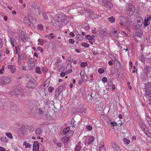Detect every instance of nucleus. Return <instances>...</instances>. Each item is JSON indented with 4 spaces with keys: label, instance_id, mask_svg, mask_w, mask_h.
Listing matches in <instances>:
<instances>
[{
    "label": "nucleus",
    "instance_id": "obj_12",
    "mask_svg": "<svg viewBox=\"0 0 151 151\" xmlns=\"http://www.w3.org/2000/svg\"><path fill=\"white\" fill-rule=\"evenodd\" d=\"M114 6V4L111 1H108L104 6L105 7H108L109 8H111L113 7Z\"/></svg>",
    "mask_w": 151,
    "mask_h": 151
},
{
    "label": "nucleus",
    "instance_id": "obj_19",
    "mask_svg": "<svg viewBox=\"0 0 151 151\" xmlns=\"http://www.w3.org/2000/svg\"><path fill=\"white\" fill-rule=\"evenodd\" d=\"M34 82H28L27 85V87L28 88H32L34 86Z\"/></svg>",
    "mask_w": 151,
    "mask_h": 151
},
{
    "label": "nucleus",
    "instance_id": "obj_52",
    "mask_svg": "<svg viewBox=\"0 0 151 151\" xmlns=\"http://www.w3.org/2000/svg\"><path fill=\"white\" fill-rule=\"evenodd\" d=\"M28 106L29 107H32L33 106V104L32 103V101H30L28 103Z\"/></svg>",
    "mask_w": 151,
    "mask_h": 151
},
{
    "label": "nucleus",
    "instance_id": "obj_50",
    "mask_svg": "<svg viewBox=\"0 0 151 151\" xmlns=\"http://www.w3.org/2000/svg\"><path fill=\"white\" fill-rule=\"evenodd\" d=\"M98 72L100 74H101L104 73V71L103 69L102 68H100L98 70Z\"/></svg>",
    "mask_w": 151,
    "mask_h": 151
},
{
    "label": "nucleus",
    "instance_id": "obj_5",
    "mask_svg": "<svg viewBox=\"0 0 151 151\" xmlns=\"http://www.w3.org/2000/svg\"><path fill=\"white\" fill-rule=\"evenodd\" d=\"M10 81L11 80L10 78L6 77H2L1 79V82L3 84H8Z\"/></svg>",
    "mask_w": 151,
    "mask_h": 151
},
{
    "label": "nucleus",
    "instance_id": "obj_62",
    "mask_svg": "<svg viewBox=\"0 0 151 151\" xmlns=\"http://www.w3.org/2000/svg\"><path fill=\"white\" fill-rule=\"evenodd\" d=\"M99 151H106L105 147H102L101 148H99Z\"/></svg>",
    "mask_w": 151,
    "mask_h": 151
},
{
    "label": "nucleus",
    "instance_id": "obj_57",
    "mask_svg": "<svg viewBox=\"0 0 151 151\" xmlns=\"http://www.w3.org/2000/svg\"><path fill=\"white\" fill-rule=\"evenodd\" d=\"M21 38L23 42L26 41V39L24 37V35H22L21 36Z\"/></svg>",
    "mask_w": 151,
    "mask_h": 151
},
{
    "label": "nucleus",
    "instance_id": "obj_28",
    "mask_svg": "<svg viewBox=\"0 0 151 151\" xmlns=\"http://www.w3.org/2000/svg\"><path fill=\"white\" fill-rule=\"evenodd\" d=\"M140 60L142 62H144L146 58L143 55H141L139 57Z\"/></svg>",
    "mask_w": 151,
    "mask_h": 151
},
{
    "label": "nucleus",
    "instance_id": "obj_42",
    "mask_svg": "<svg viewBox=\"0 0 151 151\" xmlns=\"http://www.w3.org/2000/svg\"><path fill=\"white\" fill-rule=\"evenodd\" d=\"M123 142L126 144H128L130 142V141L127 139L124 138L123 139Z\"/></svg>",
    "mask_w": 151,
    "mask_h": 151
},
{
    "label": "nucleus",
    "instance_id": "obj_40",
    "mask_svg": "<svg viewBox=\"0 0 151 151\" xmlns=\"http://www.w3.org/2000/svg\"><path fill=\"white\" fill-rule=\"evenodd\" d=\"M136 21L139 23H140L141 22H142L143 19L140 17H138L136 19Z\"/></svg>",
    "mask_w": 151,
    "mask_h": 151
},
{
    "label": "nucleus",
    "instance_id": "obj_49",
    "mask_svg": "<svg viewBox=\"0 0 151 151\" xmlns=\"http://www.w3.org/2000/svg\"><path fill=\"white\" fill-rule=\"evenodd\" d=\"M61 60L59 59H57L56 60L55 64L57 67H58V63L60 62Z\"/></svg>",
    "mask_w": 151,
    "mask_h": 151
},
{
    "label": "nucleus",
    "instance_id": "obj_51",
    "mask_svg": "<svg viewBox=\"0 0 151 151\" xmlns=\"http://www.w3.org/2000/svg\"><path fill=\"white\" fill-rule=\"evenodd\" d=\"M87 65V64L86 63H84L83 62L81 63V65L82 67H84Z\"/></svg>",
    "mask_w": 151,
    "mask_h": 151
},
{
    "label": "nucleus",
    "instance_id": "obj_11",
    "mask_svg": "<svg viewBox=\"0 0 151 151\" xmlns=\"http://www.w3.org/2000/svg\"><path fill=\"white\" fill-rule=\"evenodd\" d=\"M18 57L19 60H20V61H21V60H25L26 59V55L25 54H21L20 55L19 54Z\"/></svg>",
    "mask_w": 151,
    "mask_h": 151
},
{
    "label": "nucleus",
    "instance_id": "obj_23",
    "mask_svg": "<svg viewBox=\"0 0 151 151\" xmlns=\"http://www.w3.org/2000/svg\"><path fill=\"white\" fill-rule=\"evenodd\" d=\"M93 98L90 95H88L86 96V99L88 102H91L92 101Z\"/></svg>",
    "mask_w": 151,
    "mask_h": 151
},
{
    "label": "nucleus",
    "instance_id": "obj_18",
    "mask_svg": "<svg viewBox=\"0 0 151 151\" xmlns=\"http://www.w3.org/2000/svg\"><path fill=\"white\" fill-rule=\"evenodd\" d=\"M57 20L59 22H63L64 21V18L63 16L61 15H60L58 16Z\"/></svg>",
    "mask_w": 151,
    "mask_h": 151
},
{
    "label": "nucleus",
    "instance_id": "obj_32",
    "mask_svg": "<svg viewBox=\"0 0 151 151\" xmlns=\"http://www.w3.org/2000/svg\"><path fill=\"white\" fill-rule=\"evenodd\" d=\"M146 135L151 138V133L147 129L144 131Z\"/></svg>",
    "mask_w": 151,
    "mask_h": 151
},
{
    "label": "nucleus",
    "instance_id": "obj_25",
    "mask_svg": "<svg viewBox=\"0 0 151 151\" xmlns=\"http://www.w3.org/2000/svg\"><path fill=\"white\" fill-rule=\"evenodd\" d=\"M82 148V146L78 144L75 148L74 151H80Z\"/></svg>",
    "mask_w": 151,
    "mask_h": 151
},
{
    "label": "nucleus",
    "instance_id": "obj_55",
    "mask_svg": "<svg viewBox=\"0 0 151 151\" xmlns=\"http://www.w3.org/2000/svg\"><path fill=\"white\" fill-rule=\"evenodd\" d=\"M149 20V19H146L144 22V24L145 26H147L149 24L148 23L147 21Z\"/></svg>",
    "mask_w": 151,
    "mask_h": 151
},
{
    "label": "nucleus",
    "instance_id": "obj_3",
    "mask_svg": "<svg viewBox=\"0 0 151 151\" xmlns=\"http://www.w3.org/2000/svg\"><path fill=\"white\" fill-rule=\"evenodd\" d=\"M63 133L65 134L66 136L70 137L73 134V132L70 130V128L69 127H67L65 128L63 130Z\"/></svg>",
    "mask_w": 151,
    "mask_h": 151
},
{
    "label": "nucleus",
    "instance_id": "obj_41",
    "mask_svg": "<svg viewBox=\"0 0 151 151\" xmlns=\"http://www.w3.org/2000/svg\"><path fill=\"white\" fill-rule=\"evenodd\" d=\"M36 72L38 74H40L41 73V71L40 70V68L38 67H37L35 69Z\"/></svg>",
    "mask_w": 151,
    "mask_h": 151
},
{
    "label": "nucleus",
    "instance_id": "obj_30",
    "mask_svg": "<svg viewBox=\"0 0 151 151\" xmlns=\"http://www.w3.org/2000/svg\"><path fill=\"white\" fill-rule=\"evenodd\" d=\"M11 44L12 47H14V44L15 43V40L14 38H11L10 40Z\"/></svg>",
    "mask_w": 151,
    "mask_h": 151
},
{
    "label": "nucleus",
    "instance_id": "obj_20",
    "mask_svg": "<svg viewBox=\"0 0 151 151\" xmlns=\"http://www.w3.org/2000/svg\"><path fill=\"white\" fill-rule=\"evenodd\" d=\"M99 32L102 35H106L107 33L105 30H103L102 28H100L99 29Z\"/></svg>",
    "mask_w": 151,
    "mask_h": 151
},
{
    "label": "nucleus",
    "instance_id": "obj_48",
    "mask_svg": "<svg viewBox=\"0 0 151 151\" xmlns=\"http://www.w3.org/2000/svg\"><path fill=\"white\" fill-rule=\"evenodd\" d=\"M76 38L77 39L80 40H83V37L80 35H77L76 36Z\"/></svg>",
    "mask_w": 151,
    "mask_h": 151
},
{
    "label": "nucleus",
    "instance_id": "obj_63",
    "mask_svg": "<svg viewBox=\"0 0 151 151\" xmlns=\"http://www.w3.org/2000/svg\"><path fill=\"white\" fill-rule=\"evenodd\" d=\"M34 79L32 77H31L29 78V82H34Z\"/></svg>",
    "mask_w": 151,
    "mask_h": 151
},
{
    "label": "nucleus",
    "instance_id": "obj_38",
    "mask_svg": "<svg viewBox=\"0 0 151 151\" xmlns=\"http://www.w3.org/2000/svg\"><path fill=\"white\" fill-rule=\"evenodd\" d=\"M113 80V78H111L108 81V86H109L110 87L112 86V85L113 84L112 83Z\"/></svg>",
    "mask_w": 151,
    "mask_h": 151
},
{
    "label": "nucleus",
    "instance_id": "obj_58",
    "mask_svg": "<svg viewBox=\"0 0 151 151\" xmlns=\"http://www.w3.org/2000/svg\"><path fill=\"white\" fill-rule=\"evenodd\" d=\"M5 67L4 66H3L1 68V69L0 70V74H2L3 73V71L4 70Z\"/></svg>",
    "mask_w": 151,
    "mask_h": 151
},
{
    "label": "nucleus",
    "instance_id": "obj_36",
    "mask_svg": "<svg viewBox=\"0 0 151 151\" xmlns=\"http://www.w3.org/2000/svg\"><path fill=\"white\" fill-rule=\"evenodd\" d=\"M35 132L36 134L39 135L41 133V130L40 128H37L35 129Z\"/></svg>",
    "mask_w": 151,
    "mask_h": 151
},
{
    "label": "nucleus",
    "instance_id": "obj_31",
    "mask_svg": "<svg viewBox=\"0 0 151 151\" xmlns=\"http://www.w3.org/2000/svg\"><path fill=\"white\" fill-rule=\"evenodd\" d=\"M27 130L30 132H32L34 131V128L32 126H27Z\"/></svg>",
    "mask_w": 151,
    "mask_h": 151
},
{
    "label": "nucleus",
    "instance_id": "obj_29",
    "mask_svg": "<svg viewBox=\"0 0 151 151\" xmlns=\"http://www.w3.org/2000/svg\"><path fill=\"white\" fill-rule=\"evenodd\" d=\"M115 62L116 65L117 66V68L118 69H120L121 68L122 66L121 64H120V62L118 61L117 60H116Z\"/></svg>",
    "mask_w": 151,
    "mask_h": 151
},
{
    "label": "nucleus",
    "instance_id": "obj_1",
    "mask_svg": "<svg viewBox=\"0 0 151 151\" xmlns=\"http://www.w3.org/2000/svg\"><path fill=\"white\" fill-rule=\"evenodd\" d=\"M135 10V7L134 5H129L127 9V14L129 16H132L134 14Z\"/></svg>",
    "mask_w": 151,
    "mask_h": 151
},
{
    "label": "nucleus",
    "instance_id": "obj_8",
    "mask_svg": "<svg viewBox=\"0 0 151 151\" xmlns=\"http://www.w3.org/2000/svg\"><path fill=\"white\" fill-rule=\"evenodd\" d=\"M112 148L114 151H121L119 146L115 143L113 142L112 143Z\"/></svg>",
    "mask_w": 151,
    "mask_h": 151
},
{
    "label": "nucleus",
    "instance_id": "obj_44",
    "mask_svg": "<svg viewBox=\"0 0 151 151\" xmlns=\"http://www.w3.org/2000/svg\"><path fill=\"white\" fill-rule=\"evenodd\" d=\"M63 86H60L58 87V88L56 90L57 91H58V92H60L63 90Z\"/></svg>",
    "mask_w": 151,
    "mask_h": 151
},
{
    "label": "nucleus",
    "instance_id": "obj_33",
    "mask_svg": "<svg viewBox=\"0 0 151 151\" xmlns=\"http://www.w3.org/2000/svg\"><path fill=\"white\" fill-rule=\"evenodd\" d=\"M143 34V32L141 30H139L137 33V35L139 37L141 38L142 37Z\"/></svg>",
    "mask_w": 151,
    "mask_h": 151
},
{
    "label": "nucleus",
    "instance_id": "obj_13",
    "mask_svg": "<svg viewBox=\"0 0 151 151\" xmlns=\"http://www.w3.org/2000/svg\"><path fill=\"white\" fill-rule=\"evenodd\" d=\"M19 91L18 89H15L10 92V94L11 95H17L19 93Z\"/></svg>",
    "mask_w": 151,
    "mask_h": 151
},
{
    "label": "nucleus",
    "instance_id": "obj_39",
    "mask_svg": "<svg viewBox=\"0 0 151 151\" xmlns=\"http://www.w3.org/2000/svg\"><path fill=\"white\" fill-rule=\"evenodd\" d=\"M5 135L9 138L11 139H13V137L12 134L10 133H6Z\"/></svg>",
    "mask_w": 151,
    "mask_h": 151
},
{
    "label": "nucleus",
    "instance_id": "obj_34",
    "mask_svg": "<svg viewBox=\"0 0 151 151\" xmlns=\"http://www.w3.org/2000/svg\"><path fill=\"white\" fill-rule=\"evenodd\" d=\"M80 75L81 78L83 80H84V81H86L87 80V78H86V79L85 78V75H84V72L81 71L80 73Z\"/></svg>",
    "mask_w": 151,
    "mask_h": 151
},
{
    "label": "nucleus",
    "instance_id": "obj_35",
    "mask_svg": "<svg viewBox=\"0 0 151 151\" xmlns=\"http://www.w3.org/2000/svg\"><path fill=\"white\" fill-rule=\"evenodd\" d=\"M108 19L111 23L114 22L115 20V18L113 16H111L110 17L108 18Z\"/></svg>",
    "mask_w": 151,
    "mask_h": 151
},
{
    "label": "nucleus",
    "instance_id": "obj_7",
    "mask_svg": "<svg viewBox=\"0 0 151 151\" xmlns=\"http://www.w3.org/2000/svg\"><path fill=\"white\" fill-rule=\"evenodd\" d=\"M145 72L146 76L151 75V68L148 66H146L145 69Z\"/></svg>",
    "mask_w": 151,
    "mask_h": 151
},
{
    "label": "nucleus",
    "instance_id": "obj_14",
    "mask_svg": "<svg viewBox=\"0 0 151 151\" xmlns=\"http://www.w3.org/2000/svg\"><path fill=\"white\" fill-rule=\"evenodd\" d=\"M95 37V35H93L92 36H90L89 35H87L85 36V38L88 40H93V41H94V38Z\"/></svg>",
    "mask_w": 151,
    "mask_h": 151
},
{
    "label": "nucleus",
    "instance_id": "obj_22",
    "mask_svg": "<svg viewBox=\"0 0 151 151\" xmlns=\"http://www.w3.org/2000/svg\"><path fill=\"white\" fill-rule=\"evenodd\" d=\"M109 56L112 60L115 61L117 60L116 57L111 54L109 53Z\"/></svg>",
    "mask_w": 151,
    "mask_h": 151
},
{
    "label": "nucleus",
    "instance_id": "obj_46",
    "mask_svg": "<svg viewBox=\"0 0 151 151\" xmlns=\"http://www.w3.org/2000/svg\"><path fill=\"white\" fill-rule=\"evenodd\" d=\"M105 147L104 146V142L102 141L100 142L99 145V148Z\"/></svg>",
    "mask_w": 151,
    "mask_h": 151
},
{
    "label": "nucleus",
    "instance_id": "obj_59",
    "mask_svg": "<svg viewBox=\"0 0 151 151\" xmlns=\"http://www.w3.org/2000/svg\"><path fill=\"white\" fill-rule=\"evenodd\" d=\"M69 42L71 44H73L74 42V40L72 39H70L69 40Z\"/></svg>",
    "mask_w": 151,
    "mask_h": 151
},
{
    "label": "nucleus",
    "instance_id": "obj_6",
    "mask_svg": "<svg viewBox=\"0 0 151 151\" xmlns=\"http://www.w3.org/2000/svg\"><path fill=\"white\" fill-rule=\"evenodd\" d=\"M39 143L37 141H35L33 145V151H39Z\"/></svg>",
    "mask_w": 151,
    "mask_h": 151
},
{
    "label": "nucleus",
    "instance_id": "obj_64",
    "mask_svg": "<svg viewBox=\"0 0 151 151\" xmlns=\"http://www.w3.org/2000/svg\"><path fill=\"white\" fill-rule=\"evenodd\" d=\"M0 151H6V150L3 147H0Z\"/></svg>",
    "mask_w": 151,
    "mask_h": 151
},
{
    "label": "nucleus",
    "instance_id": "obj_16",
    "mask_svg": "<svg viewBox=\"0 0 151 151\" xmlns=\"http://www.w3.org/2000/svg\"><path fill=\"white\" fill-rule=\"evenodd\" d=\"M141 24L136 23L134 24L133 28L134 30H138L140 28Z\"/></svg>",
    "mask_w": 151,
    "mask_h": 151
},
{
    "label": "nucleus",
    "instance_id": "obj_2",
    "mask_svg": "<svg viewBox=\"0 0 151 151\" xmlns=\"http://www.w3.org/2000/svg\"><path fill=\"white\" fill-rule=\"evenodd\" d=\"M32 20V17L31 16H28V17H24L23 21L26 25L30 27H32L33 26V23L31 21Z\"/></svg>",
    "mask_w": 151,
    "mask_h": 151
},
{
    "label": "nucleus",
    "instance_id": "obj_26",
    "mask_svg": "<svg viewBox=\"0 0 151 151\" xmlns=\"http://www.w3.org/2000/svg\"><path fill=\"white\" fill-rule=\"evenodd\" d=\"M23 145H24L27 148H31V145L26 141L24 142L23 143Z\"/></svg>",
    "mask_w": 151,
    "mask_h": 151
},
{
    "label": "nucleus",
    "instance_id": "obj_43",
    "mask_svg": "<svg viewBox=\"0 0 151 151\" xmlns=\"http://www.w3.org/2000/svg\"><path fill=\"white\" fill-rule=\"evenodd\" d=\"M119 19L122 22L125 23V21L126 20V18L123 17L122 16H121L119 17Z\"/></svg>",
    "mask_w": 151,
    "mask_h": 151
},
{
    "label": "nucleus",
    "instance_id": "obj_4",
    "mask_svg": "<svg viewBox=\"0 0 151 151\" xmlns=\"http://www.w3.org/2000/svg\"><path fill=\"white\" fill-rule=\"evenodd\" d=\"M145 96L149 100L151 99V89H150L145 88Z\"/></svg>",
    "mask_w": 151,
    "mask_h": 151
},
{
    "label": "nucleus",
    "instance_id": "obj_45",
    "mask_svg": "<svg viewBox=\"0 0 151 151\" xmlns=\"http://www.w3.org/2000/svg\"><path fill=\"white\" fill-rule=\"evenodd\" d=\"M81 45L83 47H88L89 46V45L86 42H84L81 44Z\"/></svg>",
    "mask_w": 151,
    "mask_h": 151
},
{
    "label": "nucleus",
    "instance_id": "obj_47",
    "mask_svg": "<svg viewBox=\"0 0 151 151\" xmlns=\"http://www.w3.org/2000/svg\"><path fill=\"white\" fill-rule=\"evenodd\" d=\"M42 14L43 17L44 19L45 20H47L48 19V16L47 14L45 13H42Z\"/></svg>",
    "mask_w": 151,
    "mask_h": 151
},
{
    "label": "nucleus",
    "instance_id": "obj_10",
    "mask_svg": "<svg viewBox=\"0 0 151 151\" xmlns=\"http://www.w3.org/2000/svg\"><path fill=\"white\" fill-rule=\"evenodd\" d=\"M139 125L141 128L142 129L144 132L146 129V125L142 121L139 122Z\"/></svg>",
    "mask_w": 151,
    "mask_h": 151
},
{
    "label": "nucleus",
    "instance_id": "obj_24",
    "mask_svg": "<svg viewBox=\"0 0 151 151\" xmlns=\"http://www.w3.org/2000/svg\"><path fill=\"white\" fill-rule=\"evenodd\" d=\"M94 140V137L93 136L89 138L88 140V144L89 145L92 144V143Z\"/></svg>",
    "mask_w": 151,
    "mask_h": 151
},
{
    "label": "nucleus",
    "instance_id": "obj_9",
    "mask_svg": "<svg viewBox=\"0 0 151 151\" xmlns=\"http://www.w3.org/2000/svg\"><path fill=\"white\" fill-rule=\"evenodd\" d=\"M7 68L10 69L12 73H14L16 71V68L15 66L12 65H9L7 66Z\"/></svg>",
    "mask_w": 151,
    "mask_h": 151
},
{
    "label": "nucleus",
    "instance_id": "obj_27",
    "mask_svg": "<svg viewBox=\"0 0 151 151\" xmlns=\"http://www.w3.org/2000/svg\"><path fill=\"white\" fill-rule=\"evenodd\" d=\"M145 88L150 89H151V82H148L146 84H145Z\"/></svg>",
    "mask_w": 151,
    "mask_h": 151
},
{
    "label": "nucleus",
    "instance_id": "obj_37",
    "mask_svg": "<svg viewBox=\"0 0 151 151\" xmlns=\"http://www.w3.org/2000/svg\"><path fill=\"white\" fill-rule=\"evenodd\" d=\"M101 119L102 121L104 122L105 121V119H109V118L106 115H102L101 116Z\"/></svg>",
    "mask_w": 151,
    "mask_h": 151
},
{
    "label": "nucleus",
    "instance_id": "obj_54",
    "mask_svg": "<svg viewBox=\"0 0 151 151\" xmlns=\"http://www.w3.org/2000/svg\"><path fill=\"white\" fill-rule=\"evenodd\" d=\"M54 90V88L52 86H50L48 88V91L49 92L51 93Z\"/></svg>",
    "mask_w": 151,
    "mask_h": 151
},
{
    "label": "nucleus",
    "instance_id": "obj_17",
    "mask_svg": "<svg viewBox=\"0 0 151 151\" xmlns=\"http://www.w3.org/2000/svg\"><path fill=\"white\" fill-rule=\"evenodd\" d=\"M70 137L66 136L65 137H63L62 139V141H63L64 143H67L69 140V137Z\"/></svg>",
    "mask_w": 151,
    "mask_h": 151
},
{
    "label": "nucleus",
    "instance_id": "obj_56",
    "mask_svg": "<svg viewBox=\"0 0 151 151\" xmlns=\"http://www.w3.org/2000/svg\"><path fill=\"white\" fill-rule=\"evenodd\" d=\"M86 129L88 130L91 131L92 129V127L88 125L86 126Z\"/></svg>",
    "mask_w": 151,
    "mask_h": 151
},
{
    "label": "nucleus",
    "instance_id": "obj_15",
    "mask_svg": "<svg viewBox=\"0 0 151 151\" xmlns=\"http://www.w3.org/2000/svg\"><path fill=\"white\" fill-rule=\"evenodd\" d=\"M35 64L33 62H32L28 64V68L29 70H31L35 68Z\"/></svg>",
    "mask_w": 151,
    "mask_h": 151
},
{
    "label": "nucleus",
    "instance_id": "obj_60",
    "mask_svg": "<svg viewBox=\"0 0 151 151\" xmlns=\"http://www.w3.org/2000/svg\"><path fill=\"white\" fill-rule=\"evenodd\" d=\"M6 138V137H1V138H0V139L1 141H2V142H4V141H5Z\"/></svg>",
    "mask_w": 151,
    "mask_h": 151
},
{
    "label": "nucleus",
    "instance_id": "obj_53",
    "mask_svg": "<svg viewBox=\"0 0 151 151\" xmlns=\"http://www.w3.org/2000/svg\"><path fill=\"white\" fill-rule=\"evenodd\" d=\"M102 81L104 83H105L107 81V79L105 77H104L102 80Z\"/></svg>",
    "mask_w": 151,
    "mask_h": 151
},
{
    "label": "nucleus",
    "instance_id": "obj_21",
    "mask_svg": "<svg viewBox=\"0 0 151 151\" xmlns=\"http://www.w3.org/2000/svg\"><path fill=\"white\" fill-rule=\"evenodd\" d=\"M126 20L125 21V23H126L127 25H130L132 22L131 19L129 17H127L126 18Z\"/></svg>",
    "mask_w": 151,
    "mask_h": 151
},
{
    "label": "nucleus",
    "instance_id": "obj_61",
    "mask_svg": "<svg viewBox=\"0 0 151 151\" xmlns=\"http://www.w3.org/2000/svg\"><path fill=\"white\" fill-rule=\"evenodd\" d=\"M107 2L106 0H102V4L104 6L105 5Z\"/></svg>",
    "mask_w": 151,
    "mask_h": 151
}]
</instances>
